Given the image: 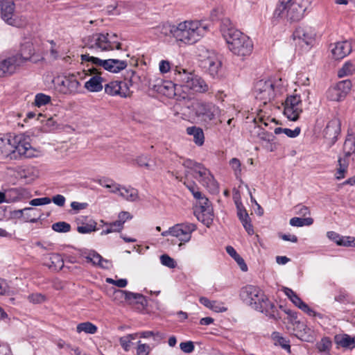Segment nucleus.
<instances>
[{
  "label": "nucleus",
  "instance_id": "23",
  "mask_svg": "<svg viewBox=\"0 0 355 355\" xmlns=\"http://www.w3.org/2000/svg\"><path fill=\"white\" fill-rule=\"evenodd\" d=\"M352 51L350 42L345 40L334 44L331 53L335 60H341L347 56Z\"/></svg>",
  "mask_w": 355,
  "mask_h": 355
},
{
  "label": "nucleus",
  "instance_id": "24",
  "mask_svg": "<svg viewBox=\"0 0 355 355\" xmlns=\"http://www.w3.org/2000/svg\"><path fill=\"white\" fill-rule=\"evenodd\" d=\"M261 309H255V310L265 313L269 318L277 320L281 318L279 311L273 303L270 302L267 297L263 299L261 303Z\"/></svg>",
  "mask_w": 355,
  "mask_h": 355
},
{
  "label": "nucleus",
  "instance_id": "25",
  "mask_svg": "<svg viewBox=\"0 0 355 355\" xmlns=\"http://www.w3.org/2000/svg\"><path fill=\"white\" fill-rule=\"evenodd\" d=\"M48 42L51 44V47L49 49L50 57L53 60H58L63 57V60L65 61H68L70 60V57L66 55L67 53V51L64 50L62 44H58L54 40H48Z\"/></svg>",
  "mask_w": 355,
  "mask_h": 355
},
{
  "label": "nucleus",
  "instance_id": "50",
  "mask_svg": "<svg viewBox=\"0 0 355 355\" xmlns=\"http://www.w3.org/2000/svg\"><path fill=\"white\" fill-rule=\"evenodd\" d=\"M11 293V288L7 281L0 278V295H9Z\"/></svg>",
  "mask_w": 355,
  "mask_h": 355
},
{
  "label": "nucleus",
  "instance_id": "59",
  "mask_svg": "<svg viewBox=\"0 0 355 355\" xmlns=\"http://www.w3.org/2000/svg\"><path fill=\"white\" fill-rule=\"evenodd\" d=\"M37 212H38V210L36 209L35 211H27L26 212V219L30 223H36L37 220L40 218L41 214H38Z\"/></svg>",
  "mask_w": 355,
  "mask_h": 355
},
{
  "label": "nucleus",
  "instance_id": "20",
  "mask_svg": "<svg viewBox=\"0 0 355 355\" xmlns=\"http://www.w3.org/2000/svg\"><path fill=\"white\" fill-rule=\"evenodd\" d=\"M204 68L213 78L216 77L221 69L222 63L219 56L215 53H210L203 61Z\"/></svg>",
  "mask_w": 355,
  "mask_h": 355
},
{
  "label": "nucleus",
  "instance_id": "45",
  "mask_svg": "<svg viewBox=\"0 0 355 355\" xmlns=\"http://www.w3.org/2000/svg\"><path fill=\"white\" fill-rule=\"evenodd\" d=\"M235 203L237 208V215L239 218V220L243 222L244 220H248L250 218L248 214L247 213L246 210L243 208L242 206L241 202H239L238 200H235Z\"/></svg>",
  "mask_w": 355,
  "mask_h": 355
},
{
  "label": "nucleus",
  "instance_id": "49",
  "mask_svg": "<svg viewBox=\"0 0 355 355\" xmlns=\"http://www.w3.org/2000/svg\"><path fill=\"white\" fill-rule=\"evenodd\" d=\"M198 200L199 201V206L196 207L194 211H207V209H212L209 200L205 196Z\"/></svg>",
  "mask_w": 355,
  "mask_h": 355
},
{
  "label": "nucleus",
  "instance_id": "4",
  "mask_svg": "<svg viewBox=\"0 0 355 355\" xmlns=\"http://www.w3.org/2000/svg\"><path fill=\"white\" fill-rule=\"evenodd\" d=\"M209 31V26L203 21L189 19L177 24L176 42L178 44L191 45L198 42Z\"/></svg>",
  "mask_w": 355,
  "mask_h": 355
},
{
  "label": "nucleus",
  "instance_id": "19",
  "mask_svg": "<svg viewBox=\"0 0 355 355\" xmlns=\"http://www.w3.org/2000/svg\"><path fill=\"white\" fill-rule=\"evenodd\" d=\"M295 40H298L307 46L313 45L315 42V33L310 26H298L293 33Z\"/></svg>",
  "mask_w": 355,
  "mask_h": 355
},
{
  "label": "nucleus",
  "instance_id": "39",
  "mask_svg": "<svg viewBox=\"0 0 355 355\" xmlns=\"http://www.w3.org/2000/svg\"><path fill=\"white\" fill-rule=\"evenodd\" d=\"M51 98L50 96L43 93L37 94L35 96L34 105L40 107L43 105H46L51 102Z\"/></svg>",
  "mask_w": 355,
  "mask_h": 355
},
{
  "label": "nucleus",
  "instance_id": "28",
  "mask_svg": "<svg viewBox=\"0 0 355 355\" xmlns=\"http://www.w3.org/2000/svg\"><path fill=\"white\" fill-rule=\"evenodd\" d=\"M335 343L344 349H352L355 348V336H351L347 334H336L334 336Z\"/></svg>",
  "mask_w": 355,
  "mask_h": 355
},
{
  "label": "nucleus",
  "instance_id": "63",
  "mask_svg": "<svg viewBox=\"0 0 355 355\" xmlns=\"http://www.w3.org/2000/svg\"><path fill=\"white\" fill-rule=\"evenodd\" d=\"M300 132L301 129L299 127L295 128L294 130L285 128L284 134L290 138H295L300 135Z\"/></svg>",
  "mask_w": 355,
  "mask_h": 355
},
{
  "label": "nucleus",
  "instance_id": "44",
  "mask_svg": "<svg viewBox=\"0 0 355 355\" xmlns=\"http://www.w3.org/2000/svg\"><path fill=\"white\" fill-rule=\"evenodd\" d=\"M230 165L234 170L236 179H240L241 175V163L240 160L237 158H232L230 161Z\"/></svg>",
  "mask_w": 355,
  "mask_h": 355
},
{
  "label": "nucleus",
  "instance_id": "42",
  "mask_svg": "<svg viewBox=\"0 0 355 355\" xmlns=\"http://www.w3.org/2000/svg\"><path fill=\"white\" fill-rule=\"evenodd\" d=\"M52 229L57 232L66 233L70 231L71 225L68 223L61 221L52 225Z\"/></svg>",
  "mask_w": 355,
  "mask_h": 355
},
{
  "label": "nucleus",
  "instance_id": "22",
  "mask_svg": "<svg viewBox=\"0 0 355 355\" xmlns=\"http://www.w3.org/2000/svg\"><path fill=\"white\" fill-rule=\"evenodd\" d=\"M35 54V48L31 42H25L20 46L19 52L13 56L17 58L19 63L22 66L24 63L31 60Z\"/></svg>",
  "mask_w": 355,
  "mask_h": 355
},
{
  "label": "nucleus",
  "instance_id": "9",
  "mask_svg": "<svg viewBox=\"0 0 355 355\" xmlns=\"http://www.w3.org/2000/svg\"><path fill=\"white\" fill-rule=\"evenodd\" d=\"M255 98L263 105L272 102L280 93V89L271 79L257 80L253 90Z\"/></svg>",
  "mask_w": 355,
  "mask_h": 355
},
{
  "label": "nucleus",
  "instance_id": "2",
  "mask_svg": "<svg viewBox=\"0 0 355 355\" xmlns=\"http://www.w3.org/2000/svg\"><path fill=\"white\" fill-rule=\"evenodd\" d=\"M0 150L3 157L10 160L32 158L38 153L31 146L28 138L22 135L0 138Z\"/></svg>",
  "mask_w": 355,
  "mask_h": 355
},
{
  "label": "nucleus",
  "instance_id": "47",
  "mask_svg": "<svg viewBox=\"0 0 355 355\" xmlns=\"http://www.w3.org/2000/svg\"><path fill=\"white\" fill-rule=\"evenodd\" d=\"M160 261L162 265L169 268H175L176 267L175 261L168 254H162L160 256Z\"/></svg>",
  "mask_w": 355,
  "mask_h": 355
},
{
  "label": "nucleus",
  "instance_id": "64",
  "mask_svg": "<svg viewBox=\"0 0 355 355\" xmlns=\"http://www.w3.org/2000/svg\"><path fill=\"white\" fill-rule=\"evenodd\" d=\"M159 69L162 73L168 72L171 69L170 62L168 60H161L159 64Z\"/></svg>",
  "mask_w": 355,
  "mask_h": 355
},
{
  "label": "nucleus",
  "instance_id": "55",
  "mask_svg": "<svg viewBox=\"0 0 355 355\" xmlns=\"http://www.w3.org/2000/svg\"><path fill=\"white\" fill-rule=\"evenodd\" d=\"M28 300L33 304H40L45 301L46 297L41 293H32L28 296Z\"/></svg>",
  "mask_w": 355,
  "mask_h": 355
},
{
  "label": "nucleus",
  "instance_id": "27",
  "mask_svg": "<svg viewBox=\"0 0 355 355\" xmlns=\"http://www.w3.org/2000/svg\"><path fill=\"white\" fill-rule=\"evenodd\" d=\"M94 74V76L85 82V88L90 92H98L103 88V78L101 76L99 71L98 73Z\"/></svg>",
  "mask_w": 355,
  "mask_h": 355
},
{
  "label": "nucleus",
  "instance_id": "1",
  "mask_svg": "<svg viewBox=\"0 0 355 355\" xmlns=\"http://www.w3.org/2000/svg\"><path fill=\"white\" fill-rule=\"evenodd\" d=\"M220 31L225 38L229 50L235 55L245 57L251 54L253 43L251 39L235 28L228 18L222 20Z\"/></svg>",
  "mask_w": 355,
  "mask_h": 355
},
{
  "label": "nucleus",
  "instance_id": "60",
  "mask_svg": "<svg viewBox=\"0 0 355 355\" xmlns=\"http://www.w3.org/2000/svg\"><path fill=\"white\" fill-rule=\"evenodd\" d=\"M258 137L262 141H267L268 143L273 141L275 137L272 133L261 131L258 133Z\"/></svg>",
  "mask_w": 355,
  "mask_h": 355
},
{
  "label": "nucleus",
  "instance_id": "31",
  "mask_svg": "<svg viewBox=\"0 0 355 355\" xmlns=\"http://www.w3.org/2000/svg\"><path fill=\"white\" fill-rule=\"evenodd\" d=\"M194 214L199 221H201L207 227L213 222V209H207V211H194Z\"/></svg>",
  "mask_w": 355,
  "mask_h": 355
},
{
  "label": "nucleus",
  "instance_id": "48",
  "mask_svg": "<svg viewBox=\"0 0 355 355\" xmlns=\"http://www.w3.org/2000/svg\"><path fill=\"white\" fill-rule=\"evenodd\" d=\"M96 223L78 226L77 230L80 234H88L96 230Z\"/></svg>",
  "mask_w": 355,
  "mask_h": 355
},
{
  "label": "nucleus",
  "instance_id": "40",
  "mask_svg": "<svg viewBox=\"0 0 355 355\" xmlns=\"http://www.w3.org/2000/svg\"><path fill=\"white\" fill-rule=\"evenodd\" d=\"M316 347L320 352H328L331 347V341L329 338L324 337L317 343Z\"/></svg>",
  "mask_w": 355,
  "mask_h": 355
},
{
  "label": "nucleus",
  "instance_id": "16",
  "mask_svg": "<svg viewBox=\"0 0 355 355\" xmlns=\"http://www.w3.org/2000/svg\"><path fill=\"white\" fill-rule=\"evenodd\" d=\"M104 89L105 92L111 96H119L121 98H128L132 94L128 83L124 81H111L105 85Z\"/></svg>",
  "mask_w": 355,
  "mask_h": 355
},
{
  "label": "nucleus",
  "instance_id": "41",
  "mask_svg": "<svg viewBox=\"0 0 355 355\" xmlns=\"http://www.w3.org/2000/svg\"><path fill=\"white\" fill-rule=\"evenodd\" d=\"M327 97L333 101H340L344 99L342 94L337 90L336 87H330L327 92Z\"/></svg>",
  "mask_w": 355,
  "mask_h": 355
},
{
  "label": "nucleus",
  "instance_id": "3",
  "mask_svg": "<svg viewBox=\"0 0 355 355\" xmlns=\"http://www.w3.org/2000/svg\"><path fill=\"white\" fill-rule=\"evenodd\" d=\"M83 48L92 53H98L122 49V43L117 34L110 33H94L83 40Z\"/></svg>",
  "mask_w": 355,
  "mask_h": 355
},
{
  "label": "nucleus",
  "instance_id": "37",
  "mask_svg": "<svg viewBox=\"0 0 355 355\" xmlns=\"http://www.w3.org/2000/svg\"><path fill=\"white\" fill-rule=\"evenodd\" d=\"M289 223L291 226L293 227L309 226L313 223V219L310 217L304 218L293 217L291 218Z\"/></svg>",
  "mask_w": 355,
  "mask_h": 355
},
{
  "label": "nucleus",
  "instance_id": "15",
  "mask_svg": "<svg viewBox=\"0 0 355 355\" xmlns=\"http://www.w3.org/2000/svg\"><path fill=\"white\" fill-rule=\"evenodd\" d=\"M113 299L117 303H121L123 300H125L130 304H138L142 308L146 305V300L143 295L128 291H115L113 294Z\"/></svg>",
  "mask_w": 355,
  "mask_h": 355
},
{
  "label": "nucleus",
  "instance_id": "7",
  "mask_svg": "<svg viewBox=\"0 0 355 355\" xmlns=\"http://www.w3.org/2000/svg\"><path fill=\"white\" fill-rule=\"evenodd\" d=\"M174 71L175 80L180 83V87L199 93H205L209 90V86L205 81L193 73L181 67H176Z\"/></svg>",
  "mask_w": 355,
  "mask_h": 355
},
{
  "label": "nucleus",
  "instance_id": "35",
  "mask_svg": "<svg viewBox=\"0 0 355 355\" xmlns=\"http://www.w3.org/2000/svg\"><path fill=\"white\" fill-rule=\"evenodd\" d=\"M138 335V334H130L119 338V343L124 351L128 352L130 349L132 341L135 340Z\"/></svg>",
  "mask_w": 355,
  "mask_h": 355
},
{
  "label": "nucleus",
  "instance_id": "54",
  "mask_svg": "<svg viewBox=\"0 0 355 355\" xmlns=\"http://www.w3.org/2000/svg\"><path fill=\"white\" fill-rule=\"evenodd\" d=\"M136 162L139 166L145 167L149 170H154V165L149 163L146 157L139 156L136 159Z\"/></svg>",
  "mask_w": 355,
  "mask_h": 355
},
{
  "label": "nucleus",
  "instance_id": "32",
  "mask_svg": "<svg viewBox=\"0 0 355 355\" xmlns=\"http://www.w3.org/2000/svg\"><path fill=\"white\" fill-rule=\"evenodd\" d=\"M157 28L162 35L165 37L171 36L176 41L177 25L166 22L159 26Z\"/></svg>",
  "mask_w": 355,
  "mask_h": 355
},
{
  "label": "nucleus",
  "instance_id": "8",
  "mask_svg": "<svg viewBox=\"0 0 355 355\" xmlns=\"http://www.w3.org/2000/svg\"><path fill=\"white\" fill-rule=\"evenodd\" d=\"M191 107L196 116L207 127L213 125L220 114L219 107L213 103L196 101Z\"/></svg>",
  "mask_w": 355,
  "mask_h": 355
},
{
  "label": "nucleus",
  "instance_id": "6",
  "mask_svg": "<svg viewBox=\"0 0 355 355\" xmlns=\"http://www.w3.org/2000/svg\"><path fill=\"white\" fill-rule=\"evenodd\" d=\"M82 62H85L88 67L87 71L90 73H98L97 67L112 73H118L128 67L127 60L107 59L102 60L97 57L90 55L89 53H85L80 55Z\"/></svg>",
  "mask_w": 355,
  "mask_h": 355
},
{
  "label": "nucleus",
  "instance_id": "33",
  "mask_svg": "<svg viewBox=\"0 0 355 355\" xmlns=\"http://www.w3.org/2000/svg\"><path fill=\"white\" fill-rule=\"evenodd\" d=\"M119 196L123 199L131 202L136 201L139 198L138 191L130 187H122Z\"/></svg>",
  "mask_w": 355,
  "mask_h": 355
},
{
  "label": "nucleus",
  "instance_id": "29",
  "mask_svg": "<svg viewBox=\"0 0 355 355\" xmlns=\"http://www.w3.org/2000/svg\"><path fill=\"white\" fill-rule=\"evenodd\" d=\"M348 166L349 160L342 157H339L338 159L337 168L334 174V177L337 180H340L346 176Z\"/></svg>",
  "mask_w": 355,
  "mask_h": 355
},
{
  "label": "nucleus",
  "instance_id": "10",
  "mask_svg": "<svg viewBox=\"0 0 355 355\" xmlns=\"http://www.w3.org/2000/svg\"><path fill=\"white\" fill-rule=\"evenodd\" d=\"M15 3L12 0L0 1V15L1 19L8 25L16 28H23L28 24L26 16L15 14Z\"/></svg>",
  "mask_w": 355,
  "mask_h": 355
},
{
  "label": "nucleus",
  "instance_id": "56",
  "mask_svg": "<svg viewBox=\"0 0 355 355\" xmlns=\"http://www.w3.org/2000/svg\"><path fill=\"white\" fill-rule=\"evenodd\" d=\"M51 200L50 198L44 197L40 198H34L29 202L31 206H41L51 203Z\"/></svg>",
  "mask_w": 355,
  "mask_h": 355
},
{
  "label": "nucleus",
  "instance_id": "38",
  "mask_svg": "<svg viewBox=\"0 0 355 355\" xmlns=\"http://www.w3.org/2000/svg\"><path fill=\"white\" fill-rule=\"evenodd\" d=\"M335 87L345 98L352 88V82L349 80H344L338 82Z\"/></svg>",
  "mask_w": 355,
  "mask_h": 355
},
{
  "label": "nucleus",
  "instance_id": "5",
  "mask_svg": "<svg viewBox=\"0 0 355 355\" xmlns=\"http://www.w3.org/2000/svg\"><path fill=\"white\" fill-rule=\"evenodd\" d=\"M307 5L304 1L279 0L274 10L273 17L277 19H286L290 22H296L304 17Z\"/></svg>",
  "mask_w": 355,
  "mask_h": 355
},
{
  "label": "nucleus",
  "instance_id": "13",
  "mask_svg": "<svg viewBox=\"0 0 355 355\" xmlns=\"http://www.w3.org/2000/svg\"><path fill=\"white\" fill-rule=\"evenodd\" d=\"M302 110V102L300 95H291L286 98L284 114L290 121H297Z\"/></svg>",
  "mask_w": 355,
  "mask_h": 355
},
{
  "label": "nucleus",
  "instance_id": "30",
  "mask_svg": "<svg viewBox=\"0 0 355 355\" xmlns=\"http://www.w3.org/2000/svg\"><path fill=\"white\" fill-rule=\"evenodd\" d=\"M187 133L193 137V141L198 146H202L205 141V135L202 128L196 126L188 127Z\"/></svg>",
  "mask_w": 355,
  "mask_h": 355
},
{
  "label": "nucleus",
  "instance_id": "11",
  "mask_svg": "<svg viewBox=\"0 0 355 355\" xmlns=\"http://www.w3.org/2000/svg\"><path fill=\"white\" fill-rule=\"evenodd\" d=\"M183 166L185 168L192 170L193 173L198 175V177L194 175L195 178L198 180V181L205 187L212 189L217 188L216 182L214 180V176L202 164L188 159L184 161Z\"/></svg>",
  "mask_w": 355,
  "mask_h": 355
},
{
  "label": "nucleus",
  "instance_id": "62",
  "mask_svg": "<svg viewBox=\"0 0 355 355\" xmlns=\"http://www.w3.org/2000/svg\"><path fill=\"white\" fill-rule=\"evenodd\" d=\"M296 209V213L298 215L306 216L307 215L310 214V210L309 207L304 205H298L295 207Z\"/></svg>",
  "mask_w": 355,
  "mask_h": 355
},
{
  "label": "nucleus",
  "instance_id": "12",
  "mask_svg": "<svg viewBox=\"0 0 355 355\" xmlns=\"http://www.w3.org/2000/svg\"><path fill=\"white\" fill-rule=\"evenodd\" d=\"M240 296L243 302L253 309H261V302L266 297L261 289L253 285H247L243 287Z\"/></svg>",
  "mask_w": 355,
  "mask_h": 355
},
{
  "label": "nucleus",
  "instance_id": "14",
  "mask_svg": "<svg viewBox=\"0 0 355 355\" xmlns=\"http://www.w3.org/2000/svg\"><path fill=\"white\" fill-rule=\"evenodd\" d=\"M57 81L58 90L64 94L74 95L80 90V83L73 74L58 78Z\"/></svg>",
  "mask_w": 355,
  "mask_h": 355
},
{
  "label": "nucleus",
  "instance_id": "57",
  "mask_svg": "<svg viewBox=\"0 0 355 355\" xmlns=\"http://www.w3.org/2000/svg\"><path fill=\"white\" fill-rule=\"evenodd\" d=\"M340 241V242H338V245L355 247V238L354 237L342 236L341 239Z\"/></svg>",
  "mask_w": 355,
  "mask_h": 355
},
{
  "label": "nucleus",
  "instance_id": "18",
  "mask_svg": "<svg viewBox=\"0 0 355 355\" xmlns=\"http://www.w3.org/2000/svg\"><path fill=\"white\" fill-rule=\"evenodd\" d=\"M21 67L17 58L12 55L0 60V78L14 75Z\"/></svg>",
  "mask_w": 355,
  "mask_h": 355
},
{
  "label": "nucleus",
  "instance_id": "36",
  "mask_svg": "<svg viewBox=\"0 0 355 355\" xmlns=\"http://www.w3.org/2000/svg\"><path fill=\"white\" fill-rule=\"evenodd\" d=\"M355 72V65L351 62H345L343 67L338 71V76L343 78L352 75Z\"/></svg>",
  "mask_w": 355,
  "mask_h": 355
},
{
  "label": "nucleus",
  "instance_id": "58",
  "mask_svg": "<svg viewBox=\"0 0 355 355\" xmlns=\"http://www.w3.org/2000/svg\"><path fill=\"white\" fill-rule=\"evenodd\" d=\"M180 347L185 353H191L194 350V345L192 341L182 342L180 344Z\"/></svg>",
  "mask_w": 355,
  "mask_h": 355
},
{
  "label": "nucleus",
  "instance_id": "34",
  "mask_svg": "<svg viewBox=\"0 0 355 355\" xmlns=\"http://www.w3.org/2000/svg\"><path fill=\"white\" fill-rule=\"evenodd\" d=\"M98 327L90 322L79 323L76 327V331L78 334L84 332L88 334H94L97 332Z\"/></svg>",
  "mask_w": 355,
  "mask_h": 355
},
{
  "label": "nucleus",
  "instance_id": "46",
  "mask_svg": "<svg viewBox=\"0 0 355 355\" xmlns=\"http://www.w3.org/2000/svg\"><path fill=\"white\" fill-rule=\"evenodd\" d=\"M184 185L187 187V188L190 191V192L193 194V197L198 200L200 198H202V197L204 196L198 189L197 185L194 183H184Z\"/></svg>",
  "mask_w": 355,
  "mask_h": 355
},
{
  "label": "nucleus",
  "instance_id": "26",
  "mask_svg": "<svg viewBox=\"0 0 355 355\" xmlns=\"http://www.w3.org/2000/svg\"><path fill=\"white\" fill-rule=\"evenodd\" d=\"M176 86L177 85H175L171 81L160 80V83L154 85V87L159 93H161L168 98H172L176 95Z\"/></svg>",
  "mask_w": 355,
  "mask_h": 355
},
{
  "label": "nucleus",
  "instance_id": "53",
  "mask_svg": "<svg viewBox=\"0 0 355 355\" xmlns=\"http://www.w3.org/2000/svg\"><path fill=\"white\" fill-rule=\"evenodd\" d=\"M150 347L147 344L138 342L136 355H148L150 352Z\"/></svg>",
  "mask_w": 355,
  "mask_h": 355
},
{
  "label": "nucleus",
  "instance_id": "17",
  "mask_svg": "<svg viewBox=\"0 0 355 355\" xmlns=\"http://www.w3.org/2000/svg\"><path fill=\"white\" fill-rule=\"evenodd\" d=\"M196 230V226L193 223H178L173 226V236L178 238L182 242L187 243L191 240V234Z\"/></svg>",
  "mask_w": 355,
  "mask_h": 355
},
{
  "label": "nucleus",
  "instance_id": "61",
  "mask_svg": "<svg viewBox=\"0 0 355 355\" xmlns=\"http://www.w3.org/2000/svg\"><path fill=\"white\" fill-rule=\"evenodd\" d=\"M51 200L54 204L59 207H63L66 201L64 196L60 194L54 196Z\"/></svg>",
  "mask_w": 355,
  "mask_h": 355
},
{
  "label": "nucleus",
  "instance_id": "52",
  "mask_svg": "<svg viewBox=\"0 0 355 355\" xmlns=\"http://www.w3.org/2000/svg\"><path fill=\"white\" fill-rule=\"evenodd\" d=\"M272 337L275 340H276L278 342V343L284 349H290L289 341L287 340L286 338H283L282 336H281L278 332H274L272 334Z\"/></svg>",
  "mask_w": 355,
  "mask_h": 355
},
{
  "label": "nucleus",
  "instance_id": "51",
  "mask_svg": "<svg viewBox=\"0 0 355 355\" xmlns=\"http://www.w3.org/2000/svg\"><path fill=\"white\" fill-rule=\"evenodd\" d=\"M51 263L55 268H62L64 266V261L62 257L59 254H51L50 255Z\"/></svg>",
  "mask_w": 355,
  "mask_h": 355
},
{
  "label": "nucleus",
  "instance_id": "43",
  "mask_svg": "<svg viewBox=\"0 0 355 355\" xmlns=\"http://www.w3.org/2000/svg\"><path fill=\"white\" fill-rule=\"evenodd\" d=\"M132 218L130 214L127 211H121L119 214L118 220L114 221V225L118 228H123L124 223Z\"/></svg>",
  "mask_w": 355,
  "mask_h": 355
},
{
  "label": "nucleus",
  "instance_id": "21",
  "mask_svg": "<svg viewBox=\"0 0 355 355\" xmlns=\"http://www.w3.org/2000/svg\"><path fill=\"white\" fill-rule=\"evenodd\" d=\"M283 291L288 299L295 304V306L310 316L315 315V312L311 309L307 304L304 302L291 288L284 287Z\"/></svg>",
  "mask_w": 355,
  "mask_h": 355
}]
</instances>
